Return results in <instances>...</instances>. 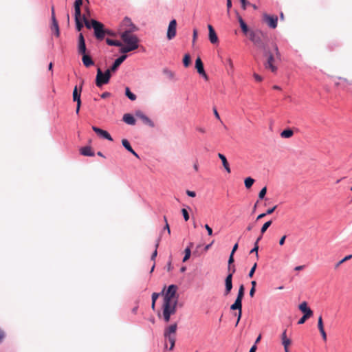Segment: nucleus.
I'll use <instances>...</instances> for the list:
<instances>
[{
  "instance_id": "49",
  "label": "nucleus",
  "mask_w": 352,
  "mask_h": 352,
  "mask_svg": "<svg viewBox=\"0 0 352 352\" xmlns=\"http://www.w3.org/2000/svg\"><path fill=\"white\" fill-rule=\"evenodd\" d=\"M311 316L303 315V316L298 320V324H302L305 322V321L309 318Z\"/></svg>"
},
{
  "instance_id": "22",
  "label": "nucleus",
  "mask_w": 352,
  "mask_h": 352,
  "mask_svg": "<svg viewBox=\"0 0 352 352\" xmlns=\"http://www.w3.org/2000/svg\"><path fill=\"white\" fill-rule=\"evenodd\" d=\"M122 144L123 146L131 153H132L134 156H135L137 158H140L138 154L131 147L129 142L126 139H122Z\"/></svg>"
},
{
  "instance_id": "2",
  "label": "nucleus",
  "mask_w": 352,
  "mask_h": 352,
  "mask_svg": "<svg viewBox=\"0 0 352 352\" xmlns=\"http://www.w3.org/2000/svg\"><path fill=\"white\" fill-rule=\"evenodd\" d=\"M120 38L125 44V46L120 49V52L124 54L128 53L138 48L140 40L138 37L133 33H121Z\"/></svg>"
},
{
  "instance_id": "20",
  "label": "nucleus",
  "mask_w": 352,
  "mask_h": 352,
  "mask_svg": "<svg viewBox=\"0 0 352 352\" xmlns=\"http://www.w3.org/2000/svg\"><path fill=\"white\" fill-rule=\"evenodd\" d=\"M299 309L304 314V315L312 316L313 311L312 310L308 307L307 302L304 301L299 305Z\"/></svg>"
},
{
  "instance_id": "9",
  "label": "nucleus",
  "mask_w": 352,
  "mask_h": 352,
  "mask_svg": "<svg viewBox=\"0 0 352 352\" xmlns=\"http://www.w3.org/2000/svg\"><path fill=\"white\" fill-rule=\"evenodd\" d=\"M263 18L270 28L274 29L277 27L278 17L276 16H271L265 13Z\"/></svg>"
},
{
  "instance_id": "36",
  "label": "nucleus",
  "mask_w": 352,
  "mask_h": 352,
  "mask_svg": "<svg viewBox=\"0 0 352 352\" xmlns=\"http://www.w3.org/2000/svg\"><path fill=\"white\" fill-rule=\"evenodd\" d=\"M272 221H268L267 222H265L263 226H262L261 229V234H263L266 230H267V228L271 226Z\"/></svg>"
},
{
  "instance_id": "16",
  "label": "nucleus",
  "mask_w": 352,
  "mask_h": 352,
  "mask_svg": "<svg viewBox=\"0 0 352 352\" xmlns=\"http://www.w3.org/2000/svg\"><path fill=\"white\" fill-rule=\"evenodd\" d=\"M92 129L96 133H97V135H100V137H102L104 139H107L109 141H113V138H111V135L107 131L101 129L95 126H92Z\"/></svg>"
},
{
  "instance_id": "44",
  "label": "nucleus",
  "mask_w": 352,
  "mask_h": 352,
  "mask_svg": "<svg viewBox=\"0 0 352 352\" xmlns=\"http://www.w3.org/2000/svg\"><path fill=\"white\" fill-rule=\"evenodd\" d=\"M281 343L284 348H289V346L292 344V340L290 338L288 340H285L281 341Z\"/></svg>"
},
{
  "instance_id": "55",
  "label": "nucleus",
  "mask_w": 352,
  "mask_h": 352,
  "mask_svg": "<svg viewBox=\"0 0 352 352\" xmlns=\"http://www.w3.org/2000/svg\"><path fill=\"white\" fill-rule=\"evenodd\" d=\"M280 338H281V341L289 339L287 336V330L286 329L283 331V332L281 334V337Z\"/></svg>"
},
{
  "instance_id": "27",
  "label": "nucleus",
  "mask_w": 352,
  "mask_h": 352,
  "mask_svg": "<svg viewBox=\"0 0 352 352\" xmlns=\"http://www.w3.org/2000/svg\"><path fill=\"white\" fill-rule=\"evenodd\" d=\"M193 246V243H190L189 246L187 247L186 249H185V256L183 258V262H186L187 260L189 259L190 256V254H191V248Z\"/></svg>"
},
{
  "instance_id": "37",
  "label": "nucleus",
  "mask_w": 352,
  "mask_h": 352,
  "mask_svg": "<svg viewBox=\"0 0 352 352\" xmlns=\"http://www.w3.org/2000/svg\"><path fill=\"white\" fill-rule=\"evenodd\" d=\"M82 19L83 20L85 25L87 28L90 29L91 28H92L91 21L89 22L87 19V16L85 14L82 15Z\"/></svg>"
},
{
  "instance_id": "52",
  "label": "nucleus",
  "mask_w": 352,
  "mask_h": 352,
  "mask_svg": "<svg viewBox=\"0 0 352 352\" xmlns=\"http://www.w3.org/2000/svg\"><path fill=\"white\" fill-rule=\"evenodd\" d=\"M226 63L228 65V66L230 67V68L231 69V70L233 71V69H234V65H233L232 59L230 58H228L226 59Z\"/></svg>"
},
{
  "instance_id": "10",
  "label": "nucleus",
  "mask_w": 352,
  "mask_h": 352,
  "mask_svg": "<svg viewBox=\"0 0 352 352\" xmlns=\"http://www.w3.org/2000/svg\"><path fill=\"white\" fill-rule=\"evenodd\" d=\"M51 30L52 32L54 33L56 37H58L60 36V30H59V26L58 21L55 16L54 13V6L52 7V25H51Z\"/></svg>"
},
{
  "instance_id": "3",
  "label": "nucleus",
  "mask_w": 352,
  "mask_h": 352,
  "mask_svg": "<svg viewBox=\"0 0 352 352\" xmlns=\"http://www.w3.org/2000/svg\"><path fill=\"white\" fill-rule=\"evenodd\" d=\"M249 39L258 49L265 50L267 47L268 37L266 34L261 30H251L249 32Z\"/></svg>"
},
{
  "instance_id": "32",
  "label": "nucleus",
  "mask_w": 352,
  "mask_h": 352,
  "mask_svg": "<svg viewBox=\"0 0 352 352\" xmlns=\"http://www.w3.org/2000/svg\"><path fill=\"white\" fill-rule=\"evenodd\" d=\"M183 64L185 67H189L190 65V56L189 54H186L183 58Z\"/></svg>"
},
{
  "instance_id": "40",
  "label": "nucleus",
  "mask_w": 352,
  "mask_h": 352,
  "mask_svg": "<svg viewBox=\"0 0 352 352\" xmlns=\"http://www.w3.org/2000/svg\"><path fill=\"white\" fill-rule=\"evenodd\" d=\"M240 27H241V30H242V32H243L245 34L248 35V36H249V32H250L251 30H249V29H248V25H246V23H243V24L240 25Z\"/></svg>"
},
{
  "instance_id": "46",
  "label": "nucleus",
  "mask_w": 352,
  "mask_h": 352,
  "mask_svg": "<svg viewBox=\"0 0 352 352\" xmlns=\"http://www.w3.org/2000/svg\"><path fill=\"white\" fill-rule=\"evenodd\" d=\"M228 274H232V276L236 272V267L234 265H228Z\"/></svg>"
},
{
  "instance_id": "6",
  "label": "nucleus",
  "mask_w": 352,
  "mask_h": 352,
  "mask_svg": "<svg viewBox=\"0 0 352 352\" xmlns=\"http://www.w3.org/2000/svg\"><path fill=\"white\" fill-rule=\"evenodd\" d=\"M111 74L110 70H107L104 73L98 68L97 69V74L96 78V85L98 87H101L103 85L107 84L109 82Z\"/></svg>"
},
{
  "instance_id": "61",
  "label": "nucleus",
  "mask_w": 352,
  "mask_h": 352,
  "mask_svg": "<svg viewBox=\"0 0 352 352\" xmlns=\"http://www.w3.org/2000/svg\"><path fill=\"white\" fill-rule=\"evenodd\" d=\"M159 296H160V294H158V293H155V292L153 293V294H152V301L156 302V300L158 298Z\"/></svg>"
},
{
  "instance_id": "51",
  "label": "nucleus",
  "mask_w": 352,
  "mask_h": 352,
  "mask_svg": "<svg viewBox=\"0 0 352 352\" xmlns=\"http://www.w3.org/2000/svg\"><path fill=\"white\" fill-rule=\"evenodd\" d=\"M5 338H6V333L3 329L0 328V344L2 343V342Z\"/></svg>"
},
{
  "instance_id": "8",
  "label": "nucleus",
  "mask_w": 352,
  "mask_h": 352,
  "mask_svg": "<svg viewBox=\"0 0 352 352\" xmlns=\"http://www.w3.org/2000/svg\"><path fill=\"white\" fill-rule=\"evenodd\" d=\"M177 32V21L175 19H173L170 21L168 30H167V38L172 40L176 36Z\"/></svg>"
},
{
  "instance_id": "64",
  "label": "nucleus",
  "mask_w": 352,
  "mask_h": 352,
  "mask_svg": "<svg viewBox=\"0 0 352 352\" xmlns=\"http://www.w3.org/2000/svg\"><path fill=\"white\" fill-rule=\"evenodd\" d=\"M110 96H111V94L109 92L106 91V92L102 93L100 96L102 98H106L109 97Z\"/></svg>"
},
{
  "instance_id": "45",
  "label": "nucleus",
  "mask_w": 352,
  "mask_h": 352,
  "mask_svg": "<svg viewBox=\"0 0 352 352\" xmlns=\"http://www.w3.org/2000/svg\"><path fill=\"white\" fill-rule=\"evenodd\" d=\"M266 192H267V187L263 188L261 190V191L259 192L258 198L260 199H263L264 198L265 195H266Z\"/></svg>"
},
{
  "instance_id": "30",
  "label": "nucleus",
  "mask_w": 352,
  "mask_h": 352,
  "mask_svg": "<svg viewBox=\"0 0 352 352\" xmlns=\"http://www.w3.org/2000/svg\"><path fill=\"white\" fill-rule=\"evenodd\" d=\"M106 43L109 45H111V46L122 47V42H120L119 41H114V40H112V39H110V38H107L106 39Z\"/></svg>"
},
{
  "instance_id": "17",
  "label": "nucleus",
  "mask_w": 352,
  "mask_h": 352,
  "mask_svg": "<svg viewBox=\"0 0 352 352\" xmlns=\"http://www.w3.org/2000/svg\"><path fill=\"white\" fill-rule=\"evenodd\" d=\"M86 45L84 36L82 33L78 36V52L80 54L86 53Z\"/></svg>"
},
{
  "instance_id": "62",
  "label": "nucleus",
  "mask_w": 352,
  "mask_h": 352,
  "mask_svg": "<svg viewBox=\"0 0 352 352\" xmlns=\"http://www.w3.org/2000/svg\"><path fill=\"white\" fill-rule=\"evenodd\" d=\"M197 30L195 29L193 30V36H192V43H194L197 39Z\"/></svg>"
},
{
  "instance_id": "24",
  "label": "nucleus",
  "mask_w": 352,
  "mask_h": 352,
  "mask_svg": "<svg viewBox=\"0 0 352 352\" xmlns=\"http://www.w3.org/2000/svg\"><path fill=\"white\" fill-rule=\"evenodd\" d=\"M218 157L220 158V160H221L222 162V164L224 167V168L226 169V170L230 173L231 172V170H230V165H229V163L226 157V156L221 153H219L218 154Z\"/></svg>"
},
{
  "instance_id": "12",
  "label": "nucleus",
  "mask_w": 352,
  "mask_h": 352,
  "mask_svg": "<svg viewBox=\"0 0 352 352\" xmlns=\"http://www.w3.org/2000/svg\"><path fill=\"white\" fill-rule=\"evenodd\" d=\"M82 87V85L80 86V88ZM80 92L81 89L78 91V88L76 86L73 91V100L77 102L76 105V113H79L80 105H81V100H80Z\"/></svg>"
},
{
  "instance_id": "26",
  "label": "nucleus",
  "mask_w": 352,
  "mask_h": 352,
  "mask_svg": "<svg viewBox=\"0 0 352 352\" xmlns=\"http://www.w3.org/2000/svg\"><path fill=\"white\" fill-rule=\"evenodd\" d=\"M80 153L84 156H94V152L90 146H85L80 149Z\"/></svg>"
},
{
  "instance_id": "38",
  "label": "nucleus",
  "mask_w": 352,
  "mask_h": 352,
  "mask_svg": "<svg viewBox=\"0 0 352 352\" xmlns=\"http://www.w3.org/2000/svg\"><path fill=\"white\" fill-rule=\"evenodd\" d=\"M74 10H75V20L76 19H82V16H81L80 8L74 7Z\"/></svg>"
},
{
  "instance_id": "29",
  "label": "nucleus",
  "mask_w": 352,
  "mask_h": 352,
  "mask_svg": "<svg viewBox=\"0 0 352 352\" xmlns=\"http://www.w3.org/2000/svg\"><path fill=\"white\" fill-rule=\"evenodd\" d=\"M244 293H245L244 285H241L240 287H239V292H238V294H237V297H236V300H238L242 302V300H243V296H244Z\"/></svg>"
},
{
  "instance_id": "39",
  "label": "nucleus",
  "mask_w": 352,
  "mask_h": 352,
  "mask_svg": "<svg viewBox=\"0 0 352 352\" xmlns=\"http://www.w3.org/2000/svg\"><path fill=\"white\" fill-rule=\"evenodd\" d=\"M166 339H167L170 342V346L169 349L170 351L173 350L175 344L176 337L166 338Z\"/></svg>"
},
{
  "instance_id": "18",
  "label": "nucleus",
  "mask_w": 352,
  "mask_h": 352,
  "mask_svg": "<svg viewBox=\"0 0 352 352\" xmlns=\"http://www.w3.org/2000/svg\"><path fill=\"white\" fill-rule=\"evenodd\" d=\"M232 289V274H228L225 279V291L224 295H228Z\"/></svg>"
},
{
  "instance_id": "57",
  "label": "nucleus",
  "mask_w": 352,
  "mask_h": 352,
  "mask_svg": "<svg viewBox=\"0 0 352 352\" xmlns=\"http://www.w3.org/2000/svg\"><path fill=\"white\" fill-rule=\"evenodd\" d=\"M253 76H254V79L258 82H261L263 80V78L256 73H254Z\"/></svg>"
},
{
  "instance_id": "56",
  "label": "nucleus",
  "mask_w": 352,
  "mask_h": 352,
  "mask_svg": "<svg viewBox=\"0 0 352 352\" xmlns=\"http://www.w3.org/2000/svg\"><path fill=\"white\" fill-rule=\"evenodd\" d=\"M276 208H277V206H274V207L267 209V211H266V214H272L274 212V211L276 210Z\"/></svg>"
},
{
  "instance_id": "42",
  "label": "nucleus",
  "mask_w": 352,
  "mask_h": 352,
  "mask_svg": "<svg viewBox=\"0 0 352 352\" xmlns=\"http://www.w3.org/2000/svg\"><path fill=\"white\" fill-rule=\"evenodd\" d=\"M82 19H76V29L78 32H80L82 28H83V23L81 21Z\"/></svg>"
},
{
  "instance_id": "13",
  "label": "nucleus",
  "mask_w": 352,
  "mask_h": 352,
  "mask_svg": "<svg viewBox=\"0 0 352 352\" xmlns=\"http://www.w3.org/2000/svg\"><path fill=\"white\" fill-rule=\"evenodd\" d=\"M135 116H136V117H138V118L142 120V121L144 122V124H145L151 127H154L155 125H154V123L153 122V121L141 111H137L135 112Z\"/></svg>"
},
{
  "instance_id": "59",
  "label": "nucleus",
  "mask_w": 352,
  "mask_h": 352,
  "mask_svg": "<svg viewBox=\"0 0 352 352\" xmlns=\"http://www.w3.org/2000/svg\"><path fill=\"white\" fill-rule=\"evenodd\" d=\"M234 260V254H230L229 259H228V265H231L233 264Z\"/></svg>"
},
{
  "instance_id": "4",
  "label": "nucleus",
  "mask_w": 352,
  "mask_h": 352,
  "mask_svg": "<svg viewBox=\"0 0 352 352\" xmlns=\"http://www.w3.org/2000/svg\"><path fill=\"white\" fill-rule=\"evenodd\" d=\"M272 47L274 52H271L267 47L265 50H263L264 56L267 58L266 61L264 63V66L265 69H270L272 72H276L277 67L274 65V54L279 59L280 54L276 44H273Z\"/></svg>"
},
{
  "instance_id": "23",
  "label": "nucleus",
  "mask_w": 352,
  "mask_h": 352,
  "mask_svg": "<svg viewBox=\"0 0 352 352\" xmlns=\"http://www.w3.org/2000/svg\"><path fill=\"white\" fill-rule=\"evenodd\" d=\"M82 61L83 63V65L86 67H89L94 65V60L89 55L86 54V53L82 54Z\"/></svg>"
},
{
  "instance_id": "25",
  "label": "nucleus",
  "mask_w": 352,
  "mask_h": 352,
  "mask_svg": "<svg viewBox=\"0 0 352 352\" xmlns=\"http://www.w3.org/2000/svg\"><path fill=\"white\" fill-rule=\"evenodd\" d=\"M122 120L125 123L130 125H134L135 124V119L132 115L129 113L124 114L123 116Z\"/></svg>"
},
{
  "instance_id": "28",
  "label": "nucleus",
  "mask_w": 352,
  "mask_h": 352,
  "mask_svg": "<svg viewBox=\"0 0 352 352\" xmlns=\"http://www.w3.org/2000/svg\"><path fill=\"white\" fill-rule=\"evenodd\" d=\"M293 135H294V131L292 129H285L281 132L280 137L282 138H289Z\"/></svg>"
},
{
  "instance_id": "43",
  "label": "nucleus",
  "mask_w": 352,
  "mask_h": 352,
  "mask_svg": "<svg viewBox=\"0 0 352 352\" xmlns=\"http://www.w3.org/2000/svg\"><path fill=\"white\" fill-rule=\"evenodd\" d=\"M318 329H319L320 331H321L322 330H324V325H323L322 318L321 316L318 318Z\"/></svg>"
},
{
  "instance_id": "33",
  "label": "nucleus",
  "mask_w": 352,
  "mask_h": 352,
  "mask_svg": "<svg viewBox=\"0 0 352 352\" xmlns=\"http://www.w3.org/2000/svg\"><path fill=\"white\" fill-rule=\"evenodd\" d=\"M125 94L132 101L136 99V96L130 91L129 87H126Z\"/></svg>"
},
{
  "instance_id": "41",
  "label": "nucleus",
  "mask_w": 352,
  "mask_h": 352,
  "mask_svg": "<svg viewBox=\"0 0 352 352\" xmlns=\"http://www.w3.org/2000/svg\"><path fill=\"white\" fill-rule=\"evenodd\" d=\"M160 238L158 239V240L157 241V243L155 244V251L153 252L152 255H151V260L152 261H154L155 257L157 256V249L159 246V243H160Z\"/></svg>"
},
{
  "instance_id": "19",
  "label": "nucleus",
  "mask_w": 352,
  "mask_h": 352,
  "mask_svg": "<svg viewBox=\"0 0 352 352\" xmlns=\"http://www.w3.org/2000/svg\"><path fill=\"white\" fill-rule=\"evenodd\" d=\"M126 58V55H122L115 60L113 65L109 69H108V70H110V72H116L118 67L124 62Z\"/></svg>"
},
{
  "instance_id": "7",
  "label": "nucleus",
  "mask_w": 352,
  "mask_h": 352,
  "mask_svg": "<svg viewBox=\"0 0 352 352\" xmlns=\"http://www.w3.org/2000/svg\"><path fill=\"white\" fill-rule=\"evenodd\" d=\"M92 28L94 30V34L97 39L102 40L105 35V30L104 25L94 19L91 20Z\"/></svg>"
},
{
  "instance_id": "34",
  "label": "nucleus",
  "mask_w": 352,
  "mask_h": 352,
  "mask_svg": "<svg viewBox=\"0 0 352 352\" xmlns=\"http://www.w3.org/2000/svg\"><path fill=\"white\" fill-rule=\"evenodd\" d=\"M254 182V179L252 177H247L245 181V186L247 188H250Z\"/></svg>"
},
{
  "instance_id": "50",
  "label": "nucleus",
  "mask_w": 352,
  "mask_h": 352,
  "mask_svg": "<svg viewBox=\"0 0 352 352\" xmlns=\"http://www.w3.org/2000/svg\"><path fill=\"white\" fill-rule=\"evenodd\" d=\"M182 213L184 216L185 221H187L189 219V214L188 211L185 208H183L182 210Z\"/></svg>"
},
{
  "instance_id": "31",
  "label": "nucleus",
  "mask_w": 352,
  "mask_h": 352,
  "mask_svg": "<svg viewBox=\"0 0 352 352\" xmlns=\"http://www.w3.org/2000/svg\"><path fill=\"white\" fill-rule=\"evenodd\" d=\"M162 72L164 75H166L167 76V78L170 80H173L175 78V73L173 72H172L171 70L167 69V68H164L163 70H162Z\"/></svg>"
},
{
  "instance_id": "53",
  "label": "nucleus",
  "mask_w": 352,
  "mask_h": 352,
  "mask_svg": "<svg viewBox=\"0 0 352 352\" xmlns=\"http://www.w3.org/2000/svg\"><path fill=\"white\" fill-rule=\"evenodd\" d=\"M241 3V6H242V8L243 10H245L246 9V7L247 6H249V3H250L249 1H248L247 0H240Z\"/></svg>"
},
{
  "instance_id": "48",
  "label": "nucleus",
  "mask_w": 352,
  "mask_h": 352,
  "mask_svg": "<svg viewBox=\"0 0 352 352\" xmlns=\"http://www.w3.org/2000/svg\"><path fill=\"white\" fill-rule=\"evenodd\" d=\"M258 245L257 244V242H255L254 247L250 251V254L255 252L256 256L258 258Z\"/></svg>"
},
{
  "instance_id": "35",
  "label": "nucleus",
  "mask_w": 352,
  "mask_h": 352,
  "mask_svg": "<svg viewBox=\"0 0 352 352\" xmlns=\"http://www.w3.org/2000/svg\"><path fill=\"white\" fill-rule=\"evenodd\" d=\"M351 258H352V255L351 254L345 256L344 258H342V260H340L338 263H337L336 264L335 269H338L340 267V265H342V263H344L346 261L351 259Z\"/></svg>"
},
{
  "instance_id": "21",
  "label": "nucleus",
  "mask_w": 352,
  "mask_h": 352,
  "mask_svg": "<svg viewBox=\"0 0 352 352\" xmlns=\"http://www.w3.org/2000/svg\"><path fill=\"white\" fill-rule=\"evenodd\" d=\"M208 28L209 30V40L212 43H218V37L217 35L213 28V27L211 25H208Z\"/></svg>"
},
{
  "instance_id": "14",
  "label": "nucleus",
  "mask_w": 352,
  "mask_h": 352,
  "mask_svg": "<svg viewBox=\"0 0 352 352\" xmlns=\"http://www.w3.org/2000/svg\"><path fill=\"white\" fill-rule=\"evenodd\" d=\"M177 325L176 323L170 324L164 329V336L166 338L175 337Z\"/></svg>"
},
{
  "instance_id": "1",
  "label": "nucleus",
  "mask_w": 352,
  "mask_h": 352,
  "mask_svg": "<svg viewBox=\"0 0 352 352\" xmlns=\"http://www.w3.org/2000/svg\"><path fill=\"white\" fill-rule=\"evenodd\" d=\"M177 291V286L170 285L164 294L162 305V316L166 322H168L171 315L176 313L178 302Z\"/></svg>"
},
{
  "instance_id": "54",
  "label": "nucleus",
  "mask_w": 352,
  "mask_h": 352,
  "mask_svg": "<svg viewBox=\"0 0 352 352\" xmlns=\"http://www.w3.org/2000/svg\"><path fill=\"white\" fill-rule=\"evenodd\" d=\"M204 227L206 229L208 235L209 236H212V228L208 224H206L204 226Z\"/></svg>"
},
{
  "instance_id": "47",
  "label": "nucleus",
  "mask_w": 352,
  "mask_h": 352,
  "mask_svg": "<svg viewBox=\"0 0 352 352\" xmlns=\"http://www.w3.org/2000/svg\"><path fill=\"white\" fill-rule=\"evenodd\" d=\"M256 267H257V263H255L253 265L252 267L251 268V270H250V272H249V274H248V276H249L250 278H252V277H253L254 274V272H255V270H256Z\"/></svg>"
},
{
  "instance_id": "58",
  "label": "nucleus",
  "mask_w": 352,
  "mask_h": 352,
  "mask_svg": "<svg viewBox=\"0 0 352 352\" xmlns=\"http://www.w3.org/2000/svg\"><path fill=\"white\" fill-rule=\"evenodd\" d=\"M82 5V0H76L74 2V7L80 8Z\"/></svg>"
},
{
  "instance_id": "63",
  "label": "nucleus",
  "mask_w": 352,
  "mask_h": 352,
  "mask_svg": "<svg viewBox=\"0 0 352 352\" xmlns=\"http://www.w3.org/2000/svg\"><path fill=\"white\" fill-rule=\"evenodd\" d=\"M226 6H227L228 12L229 13L230 9L232 8V1H231V0H227Z\"/></svg>"
},
{
  "instance_id": "5",
  "label": "nucleus",
  "mask_w": 352,
  "mask_h": 352,
  "mask_svg": "<svg viewBox=\"0 0 352 352\" xmlns=\"http://www.w3.org/2000/svg\"><path fill=\"white\" fill-rule=\"evenodd\" d=\"M138 30V27L133 23L131 19L126 16L120 24L118 32L121 33H133Z\"/></svg>"
},
{
  "instance_id": "15",
  "label": "nucleus",
  "mask_w": 352,
  "mask_h": 352,
  "mask_svg": "<svg viewBox=\"0 0 352 352\" xmlns=\"http://www.w3.org/2000/svg\"><path fill=\"white\" fill-rule=\"evenodd\" d=\"M195 68L197 70V72L201 75L206 80H208V75L205 72L203 63L199 57L196 59L195 61Z\"/></svg>"
},
{
  "instance_id": "60",
  "label": "nucleus",
  "mask_w": 352,
  "mask_h": 352,
  "mask_svg": "<svg viewBox=\"0 0 352 352\" xmlns=\"http://www.w3.org/2000/svg\"><path fill=\"white\" fill-rule=\"evenodd\" d=\"M186 194L189 196V197H195L196 196V193L194 191H191V190H186Z\"/></svg>"
},
{
  "instance_id": "11",
  "label": "nucleus",
  "mask_w": 352,
  "mask_h": 352,
  "mask_svg": "<svg viewBox=\"0 0 352 352\" xmlns=\"http://www.w3.org/2000/svg\"><path fill=\"white\" fill-rule=\"evenodd\" d=\"M230 309L238 310V320H236V322L235 324V326L236 327L242 316V302L235 300L234 302L230 306Z\"/></svg>"
}]
</instances>
